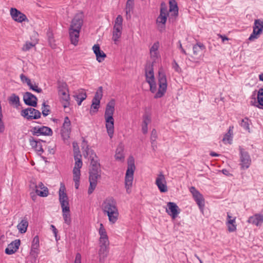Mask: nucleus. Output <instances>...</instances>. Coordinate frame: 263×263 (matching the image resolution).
I'll use <instances>...</instances> for the list:
<instances>
[{"label": "nucleus", "instance_id": "nucleus-1", "mask_svg": "<svg viewBox=\"0 0 263 263\" xmlns=\"http://www.w3.org/2000/svg\"><path fill=\"white\" fill-rule=\"evenodd\" d=\"M83 155L84 157L89 156L90 159L91 168L89 171V187L88 190L89 195L92 193L97 184V180L101 177V167L99 162V159L96 153L92 149H90L87 142L83 139L82 143V148Z\"/></svg>", "mask_w": 263, "mask_h": 263}, {"label": "nucleus", "instance_id": "nucleus-2", "mask_svg": "<svg viewBox=\"0 0 263 263\" xmlns=\"http://www.w3.org/2000/svg\"><path fill=\"white\" fill-rule=\"evenodd\" d=\"M114 111L115 102L112 100L107 103L104 114L107 132L110 138H112L114 133V119L113 118Z\"/></svg>", "mask_w": 263, "mask_h": 263}, {"label": "nucleus", "instance_id": "nucleus-3", "mask_svg": "<svg viewBox=\"0 0 263 263\" xmlns=\"http://www.w3.org/2000/svg\"><path fill=\"white\" fill-rule=\"evenodd\" d=\"M135 168L134 159L133 157H130L128 160V167L125 177V186L128 193L130 192V189L133 184Z\"/></svg>", "mask_w": 263, "mask_h": 263}, {"label": "nucleus", "instance_id": "nucleus-4", "mask_svg": "<svg viewBox=\"0 0 263 263\" xmlns=\"http://www.w3.org/2000/svg\"><path fill=\"white\" fill-rule=\"evenodd\" d=\"M159 89L155 94V98L162 97L166 92L167 88V80L165 74L162 68L159 69L158 72Z\"/></svg>", "mask_w": 263, "mask_h": 263}, {"label": "nucleus", "instance_id": "nucleus-5", "mask_svg": "<svg viewBox=\"0 0 263 263\" xmlns=\"http://www.w3.org/2000/svg\"><path fill=\"white\" fill-rule=\"evenodd\" d=\"M59 95L63 106L64 108L68 107L70 105V96L67 85L65 83H62L59 85Z\"/></svg>", "mask_w": 263, "mask_h": 263}, {"label": "nucleus", "instance_id": "nucleus-6", "mask_svg": "<svg viewBox=\"0 0 263 263\" xmlns=\"http://www.w3.org/2000/svg\"><path fill=\"white\" fill-rule=\"evenodd\" d=\"M30 187L40 197H45L49 194L48 188L42 182L37 184L35 180H31L30 182Z\"/></svg>", "mask_w": 263, "mask_h": 263}, {"label": "nucleus", "instance_id": "nucleus-7", "mask_svg": "<svg viewBox=\"0 0 263 263\" xmlns=\"http://www.w3.org/2000/svg\"><path fill=\"white\" fill-rule=\"evenodd\" d=\"M103 96V88L100 86L95 93V96L92 100V104L90 107V114L96 113L100 107V100Z\"/></svg>", "mask_w": 263, "mask_h": 263}, {"label": "nucleus", "instance_id": "nucleus-8", "mask_svg": "<svg viewBox=\"0 0 263 263\" xmlns=\"http://www.w3.org/2000/svg\"><path fill=\"white\" fill-rule=\"evenodd\" d=\"M240 154V166L241 170H246L248 168L251 164V159L248 152L243 148L239 147Z\"/></svg>", "mask_w": 263, "mask_h": 263}, {"label": "nucleus", "instance_id": "nucleus-9", "mask_svg": "<svg viewBox=\"0 0 263 263\" xmlns=\"http://www.w3.org/2000/svg\"><path fill=\"white\" fill-rule=\"evenodd\" d=\"M190 191L192 194L194 200L198 205L200 211L201 213H203L205 206V200L203 195L194 186H192L190 189Z\"/></svg>", "mask_w": 263, "mask_h": 263}, {"label": "nucleus", "instance_id": "nucleus-10", "mask_svg": "<svg viewBox=\"0 0 263 263\" xmlns=\"http://www.w3.org/2000/svg\"><path fill=\"white\" fill-rule=\"evenodd\" d=\"M21 115L28 120H31L39 119L41 114L39 110L34 108L28 107L22 110Z\"/></svg>", "mask_w": 263, "mask_h": 263}, {"label": "nucleus", "instance_id": "nucleus-11", "mask_svg": "<svg viewBox=\"0 0 263 263\" xmlns=\"http://www.w3.org/2000/svg\"><path fill=\"white\" fill-rule=\"evenodd\" d=\"M168 15V13L167 11V6L165 3L162 2L161 4L160 15L157 17L156 20L157 24L159 26H160V25H161V27L164 28Z\"/></svg>", "mask_w": 263, "mask_h": 263}, {"label": "nucleus", "instance_id": "nucleus-12", "mask_svg": "<svg viewBox=\"0 0 263 263\" xmlns=\"http://www.w3.org/2000/svg\"><path fill=\"white\" fill-rule=\"evenodd\" d=\"M102 210L104 212L118 210L116 200L112 197H108L102 204Z\"/></svg>", "mask_w": 263, "mask_h": 263}, {"label": "nucleus", "instance_id": "nucleus-13", "mask_svg": "<svg viewBox=\"0 0 263 263\" xmlns=\"http://www.w3.org/2000/svg\"><path fill=\"white\" fill-rule=\"evenodd\" d=\"M31 132L33 136H36L40 135L51 136L53 133L52 129L50 127L45 126L33 127L31 129Z\"/></svg>", "mask_w": 263, "mask_h": 263}, {"label": "nucleus", "instance_id": "nucleus-14", "mask_svg": "<svg viewBox=\"0 0 263 263\" xmlns=\"http://www.w3.org/2000/svg\"><path fill=\"white\" fill-rule=\"evenodd\" d=\"M155 184L161 193H166L168 191L166 179L162 172L158 175Z\"/></svg>", "mask_w": 263, "mask_h": 263}, {"label": "nucleus", "instance_id": "nucleus-15", "mask_svg": "<svg viewBox=\"0 0 263 263\" xmlns=\"http://www.w3.org/2000/svg\"><path fill=\"white\" fill-rule=\"evenodd\" d=\"M70 133L71 122L68 117H65L61 130V136L64 139H67L69 137Z\"/></svg>", "mask_w": 263, "mask_h": 263}, {"label": "nucleus", "instance_id": "nucleus-16", "mask_svg": "<svg viewBox=\"0 0 263 263\" xmlns=\"http://www.w3.org/2000/svg\"><path fill=\"white\" fill-rule=\"evenodd\" d=\"M10 14L12 18L16 22L22 23L23 22H29L25 14L18 10L16 8H12L10 10Z\"/></svg>", "mask_w": 263, "mask_h": 263}, {"label": "nucleus", "instance_id": "nucleus-17", "mask_svg": "<svg viewBox=\"0 0 263 263\" xmlns=\"http://www.w3.org/2000/svg\"><path fill=\"white\" fill-rule=\"evenodd\" d=\"M166 212L173 219H175L179 213V209L177 204L172 202H168L166 208Z\"/></svg>", "mask_w": 263, "mask_h": 263}, {"label": "nucleus", "instance_id": "nucleus-18", "mask_svg": "<svg viewBox=\"0 0 263 263\" xmlns=\"http://www.w3.org/2000/svg\"><path fill=\"white\" fill-rule=\"evenodd\" d=\"M153 66V63L151 62H147L145 66V75L146 77V81L148 83H152L155 81Z\"/></svg>", "mask_w": 263, "mask_h": 263}, {"label": "nucleus", "instance_id": "nucleus-19", "mask_svg": "<svg viewBox=\"0 0 263 263\" xmlns=\"http://www.w3.org/2000/svg\"><path fill=\"white\" fill-rule=\"evenodd\" d=\"M23 100L25 103L29 106L36 107L37 98L30 92H26L23 96Z\"/></svg>", "mask_w": 263, "mask_h": 263}, {"label": "nucleus", "instance_id": "nucleus-20", "mask_svg": "<svg viewBox=\"0 0 263 263\" xmlns=\"http://www.w3.org/2000/svg\"><path fill=\"white\" fill-rule=\"evenodd\" d=\"M108 246L109 244L99 243V256L100 263H104V260L108 255Z\"/></svg>", "mask_w": 263, "mask_h": 263}, {"label": "nucleus", "instance_id": "nucleus-21", "mask_svg": "<svg viewBox=\"0 0 263 263\" xmlns=\"http://www.w3.org/2000/svg\"><path fill=\"white\" fill-rule=\"evenodd\" d=\"M30 145L37 152L39 155H41L44 152V149L41 144L42 142H44L40 139H34L33 137H30L29 139Z\"/></svg>", "mask_w": 263, "mask_h": 263}, {"label": "nucleus", "instance_id": "nucleus-22", "mask_svg": "<svg viewBox=\"0 0 263 263\" xmlns=\"http://www.w3.org/2000/svg\"><path fill=\"white\" fill-rule=\"evenodd\" d=\"M21 244L20 239H16L8 245L5 249V253L8 255H11L15 253L19 248Z\"/></svg>", "mask_w": 263, "mask_h": 263}, {"label": "nucleus", "instance_id": "nucleus-23", "mask_svg": "<svg viewBox=\"0 0 263 263\" xmlns=\"http://www.w3.org/2000/svg\"><path fill=\"white\" fill-rule=\"evenodd\" d=\"M83 24V20L81 15H76L71 21L69 29L80 30Z\"/></svg>", "mask_w": 263, "mask_h": 263}, {"label": "nucleus", "instance_id": "nucleus-24", "mask_svg": "<svg viewBox=\"0 0 263 263\" xmlns=\"http://www.w3.org/2000/svg\"><path fill=\"white\" fill-rule=\"evenodd\" d=\"M99 234L100 235L99 243H103L104 244H109V241L108 239V237L107 234V232L102 223H100V224Z\"/></svg>", "mask_w": 263, "mask_h": 263}, {"label": "nucleus", "instance_id": "nucleus-25", "mask_svg": "<svg viewBox=\"0 0 263 263\" xmlns=\"http://www.w3.org/2000/svg\"><path fill=\"white\" fill-rule=\"evenodd\" d=\"M92 49L94 53L96 54L97 60L101 63L104 60V59L106 58V54L100 49V46L98 44L95 45Z\"/></svg>", "mask_w": 263, "mask_h": 263}, {"label": "nucleus", "instance_id": "nucleus-26", "mask_svg": "<svg viewBox=\"0 0 263 263\" xmlns=\"http://www.w3.org/2000/svg\"><path fill=\"white\" fill-rule=\"evenodd\" d=\"M248 222L256 226H260L263 223V215L256 214L250 216L248 220Z\"/></svg>", "mask_w": 263, "mask_h": 263}, {"label": "nucleus", "instance_id": "nucleus-27", "mask_svg": "<svg viewBox=\"0 0 263 263\" xmlns=\"http://www.w3.org/2000/svg\"><path fill=\"white\" fill-rule=\"evenodd\" d=\"M80 30L69 29V34L71 43L75 46L78 45Z\"/></svg>", "mask_w": 263, "mask_h": 263}, {"label": "nucleus", "instance_id": "nucleus-28", "mask_svg": "<svg viewBox=\"0 0 263 263\" xmlns=\"http://www.w3.org/2000/svg\"><path fill=\"white\" fill-rule=\"evenodd\" d=\"M232 217L229 213H227V221L226 224L228 227V230L230 232H233L236 230V218L231 219Z\"/></svg>", "mask_w": 263, "mask_h": 263}, {"label": "nucleus", "instance_id": "nucleus-29", "mask_svg": "<svg viewBox=\"0 0 263 263\" xmlns=\"http://www.w3.org/2000/svg\"><path fill=\"white\" fill-rule=\"evenodd\" d=\"M103 213L108 216L109 221L112 224L115 223L118 219L119 215L118 210Z\"/></svg>", "mask_w": 263, "mask_h": 263}, {"label": "nucleus", "instance_id": "nucleus-30", "mask_svg": "<svg viewBox=\"0 0 263 263\" xmlns=\"http://www.w3.org/2000/svg\"><path fill=\"white\" fill-rule=\"evenodd\" d=\"M170 9L169 12L171 13V16L175 17L178 15V7L177 2L175 0H170L169 1Z\"/></svg>", "mask_w": 263, "mask_h": 263}, {"label": "nucleus", "instance_id": "nucleus-31", "mask_svg": "<svg viewBox=\"0 0 263 263\" xmlns=\"http://www.w3.org/2000/svg\"><path fill=\"white\" fill-rule=\"evenodd\" d=\"M204 49L205 46L203 44L200 43H197L193 47L194 55L196 57L201 56Z\"/></svg>", "mask_w": 263, "mask_h": 263}, {"label": "nucleus", "instance_id": "nucleus-32", "mask_svg": "<svg viewBox=\"0 0 263 263\" xmlns=\"http://www.w3.org/2000/svg\"><path fill=\"white\" fill-rule=\"evenodd\" d=\"M124 146L122 143H120L116 149L115 158L117 160L122 161L124 159V155L123 153Z\"/></svg>", "mask_w": 263, "mask_h": 263}, {"label": "nucleus", "instance_id": "nucleus-33", "mask_svg": "<svg viewBox=\"0 0 263 263\" xmlns=\"http://www.w3.org/2000/svg\"><path fill=\"white\" fill-rule=\"evenodd\" d=\"M122 28H113L112 37L115 44H117L121 36Z\"/></svg>", "mask_w": 263, "mask_h": 263}, {"label": "nucleus", "instance_id": "nucleus-34", "mask_svg": "<svg viewBox=\"0 0 263 263\" xmlns=\"http://www.w3.org/2000/svg\"><path fill=\"white\" fill-rule=\"evenodd\" d=\"M151 117L148 115H145L143 116L142 125V131L144 134H145L147 133V125L151 122Z\"/></svg>", "mask_w": 263, "mask_h": 263}, {"label": "nucleus", "instance_id": "nucleus-35", "mask_svg": "<svg viewBox=\"0 0 263 263\" xmlns=\"http://www.w3.org/2000/svg\"><path fill=\"white\" fill-rule=\"evenodd\" d=\"M28 226V222L27 219H22L21 222L17 226V229L18 231L22 233H25L27 229Z\"/></svg>", "mask_w": 263, "mask_h": 263}, {"label": "nucleus", "instance_id": "nucleus-36", "mask_svg": "<svg viewBox=\"0 0 263 263\" xmlns=\"http://www.w3.org/2000/svg\"><path fill=\"white\" fill-rule=\"evenodd\" d=\"M59 201L60 202L68 201V197L65 193V187L64 185L61 186L59 190Z\"/></svg>", "mask_w": 263, "mask_h": 263}, {"label": "nucleus", "instance_id": "nucleus-37", "mask_svg": "<svg viewBox=\"0 0 263 263\" xmlns=\"http://www.w3.org/2000/svg\"><path fill=\"white\" fill-rule=\"evenodd\" d=\"M134 0H127L126 4L125 12L127 16L130 17V13L133 10Z\"/></svg>", "mask_w": 263, "mask_h": 263}, {"label": "nucleus", "instance_id": "nucleus-38", "mask_svg": "<svg viewBox=\"0 0 263 263\" xmlns=\"http://www.w3.org/2000/svg\"><path fill=\"white\" fill-rule=\"evenodd\" d=\"M262 28H257L253 27V31L252 33L249 37V40L253 41L258 37V35L262 33Z\"/></svg>", "mask_w": 263, "mask_h": 263}, {"label": "nucleus", "instance_id": "nucleus-39", "mask_svg": "<svg viewBox=\"0 0 263 263\" xmlns=\"http://www.w3.org/2000/svg\"><path fill=\"white\" fill-rule=\"evenodd\" d=\"M75 100L77 101L78 104L80 105L82 102L86 99L87 95L86 92L83 91L80 92L78 95H75L73 96Z\"/></svg>", "mask_w": 263, "mask_h": 263}, {"label": "nucleus", "instance_id": "nucleus-40", "mask_svg": "<svg viewBox=\"0 0 263 263\" xmlns=\"http://www.w3.org/2000/svg\"><path fill=\"white\" fill-rule=\"evenodd\" d=\"M251 123V121L248 118H245L241 120L240 125L243 127L245 130L250 132V125Z\"/></svg>", "mask_w": 263, "mask_h": 263}, {"label": "nucleus", "instance_id": "nucleus-41", "mask_svg": "<svg viewBox=\"0 0 263 263\" xmlns=\"http://www.w3.org/2000/svg\"><path fill=\"white\" fill-rule=\"evenodd\" d=\"M74 158L76 162L73 168L80 170V168L82 167L83 164L82 161L81 160V155L77 154L74 155Z\"/></svg>", "mask_w": 263, "mask_h": 263}, {"label": "nucleus", "instance_id": "nucleus-42", "mask_svg": "<svg viewBox=\"0 0 263 263\" xmlns=\"http://www.w3.org/2000/svg\"><path fill=\"white\" fill-rule=\"evenodd\" d=\"M63 213V217L64 220V222L68 225H70L71 223V217L70 214V210L68 211H62Z\"/></svg>", "mask_w": 263, "mask_h": 263}, {"label": "nucleus", "instance_id": "nucleus-43", "mask_svg": "<svg viewBox=\"0 0 263 263\" xmlns=\"http://www.w3.org/2000/svg\"><path fill=\"white\" fill-rule=\"evenodd\" d=\"M157 132L156 130L154 129L151 132V141L152 143V146L154 150H155V148L156 147V140L157 139Z\"/></svg>", "mask_w": 263, "mask_h": 263}, {"label": "nucleus", "instance_id": "nucleus-44", "mask_svg": "<svg viewBox=\"0 0 263 263\" xmlns=\"http://www.w3.org/2000/svg\"><path fill=\"white\" fill-rule=\"evenodd\" d=\"M10 103L18 105L20 104V98L18 96L13 93L9 98Z\"/></svg>", "mask_w": 263, "mask_h": 263}, {"label": "nucleus", "instance_id": "nucleus-45", "mask_svg": "<svg viewBox=\"0 0 263 263\" xmlns=\"http://www.w3.org/2000/svg\"><path fill=\"white\" fill-rule=\"evenodd\" d=\"M123 18L121 15H119L116 17L114 27L115 28H122Z\"/></svg>", "mask_w": 263, "mask_h": 263}, {"label": "nucleus", "instance_id": "nucleus-46", "mask_svg": "<svg viewBox=\"0 0 263 263\" xmlns=\"http://www.w3.org/2000/svg\"><path fill=\"white\" fill-rule=\"evenodd\" d=\"M257 101L258 104L263 106V88H260L257 92Z\"/></svg>", "mask_w": 263, "mask_h": 263}, {"label": "nucleus", "instance_id": "nucleus-47", "mask_svg": "<svg viewBox=\"0 0 263 263\" xmlns=\"http://www.w3.org/2000/svg\"><path fill=\"white\" fill-rule=\"evenodd\" d=\"M232 133L228 132L224 136V137L222 139L223 142L224 143L231 144V142L232 141Z\"/></svg>", "mask_w": 263, "mask_h": 263}, {"label": "nucleus", "instance_id": "nucleus-48", "mask_svg": "<svg viewBox=\"0 0 263 263\" xmlns=\"http://www.w3.org/2000/svg\"><path fill=\"white\" fill-rule=\"evenodd\" d=\"M49 107H50L48 105H46V103L45 102H44L42 104V112L43 116L46 117L47 116H48L49 115V114L50 112Z\"/></svg>", "mask_w": 263, "mask_h": 263}, {"label": "nucleus", "instance_id": "nucleus-49", "mask_svg": "<svg viewBox=\"0 0 263 263\" xmlns=\"http://www.w3.org/2000/svg\"><path fill=\"white\" fill-rule=\"evenodd\" d=\"M39 238L38 236H35L32 241L31 248L33 249H39Z\"/></svg>", "mask_w": 263, "mask_h": 263}, {"label": "nucleus", "instance_id": "nucleus-50", "mask_svg": "<svg viewBox=\"0 0 263 263\" xmlns=\"http://www.w3.org/2000/svg\"><path fill=\"white\" fill-rule=\"evenodd\" d=\"M80 170L76 168L73 169V180H80Z\"/></svg>", "mask_w": 263, "mask_h": 263}, {"label": "nucleus", "instance_id": "nucleus-51", "mask_svg": "<svg viewBox=\"0 0 263 263\" xmlns=\"http://www.w3.org/2000/svg\"><path fill=\"white\" fill-rule=\"evenodd\" d=\"M62 211H68L70 210L69 206V201H65L60 202Z\"/></svg>", "mask_w": 263, "mask_h": 263}, {"label": "nucleus", "instance_id": "nucleus-52", "mask_svg": "<svg viewBox=\"0 0 263 263\" xmlns=\"http://www.w3.org/2000/svg\"><path fill=\"white\" fill-rule=\"evenodd\" d=\"M28 85L30 89L35 92H37L38 93H41L42 92V89L41 88L38 87L37 85H36L35 84L34 85H33L32 83L30 82V84Z\"/></svg>", "mask_w": 263, "mask_h": 263}, {"label": "nucleus", "instance_id": "nucleus-53", "mask_svg": "<svg viewBox=\"0 0 263 263\" xmlns=\"http://www.w3.org/2000/svg\"><path fill=\"white\" fill-rule=\"evenodd\" d=\"M151 58L153 59V62H155L157 59L160 57L159 52L150 51Z\"/></svg>", "mask_w": 263, "mask_h": 263}, {"label": "nucleus", "instance_id": "nucleus-54", "mask_svg": "<svg viewBox=\"0 0 263 263\" xmlns=\"http://www.w3.org/2000/svg\"><path fill=\"white\" fill-rule=\"evenodd\" d=\"M254 28H262L263 30V21L260 20H256L254 22Z\"/></svg>", "mask_w": 263, "mask_h": 263}, {"label": "nucleus", "instance_id": "nucleus-55", "mask_svg": "<svg viewBox=\"0 0 263 263\" xmlns=\"http://www.w3.org/2000/svg\"><path fill=\"white\" fill-rule=\"evenodd\" d=\"M39 253V249H33V248H31L30 254L34 258H36L37 257Z\"/></svg>", "mask_w": 263, "mask_h": 263}, {"label": "nucleus", "instance_id": "nucleus-56", "mask_svg": "<svg viewBox=\"0 0 263 263\" xmlns=\"http://www.w3.org/2000/svg\"><path fill=\"white\" fill-rule=\"evenodd\" d=\"M159 47V43L158 42H155L150 49V51L158 52V48Z\"/></svg>", "mask_w": 263, "mask_h": 263}, {"label": "nucleus", "instance_id": "nucleus-57", "mask_svg": "<svg viewBox=\"0 0 263 263\" xmlns=\"http://www.w3.org/2000/svg\"><path fill=\"white\" fill-rule=\"evenodd\" d=\"M33 46V44L31 42H26L23 47V51H28Z\"/></svg>", "mask_w": 263, "mask_h": 263}, {"label": "nucleus", "instance_id": "nucleus-58", "mask_svg": "<svg viewBox=\"0 0 263 263\" xmlns=\"http://www.w3.org/2000/svg\"><path fill=\"white\" fill-rule=\"evenodd\" d=\"M150 86V90L152 92L154 93L157 90V85L155 81L148 83Z\"/></svg>", "mask_w": 263, "mask_h": 263}, {"label": "nucleus", "instance_id": "nucleus-59", "mask_svg": "<svg viewBox=\"0 0 263 263\" xmlns=\"http://www.w3.org/2000/svg\"><path fill=\"white\" fill-rule=\"evenodd\" d=\"M20 79L22 82H25L27 84V85H29L31 82V80L26 77L24 74H21L20 76Z\"/></svg>", "mask_w": 263, "mask_h": 263}, {"label": "nucleus", "instance_id": "nucleus-60", "mask_svg": "<svg viewBox=\"0 0 263 263\" xmlns=\"http://www.w3.org/2000/svg\"><path fill=\"white\" fill-rule=\"evenodd\" d=\"M74 263H81V255L79 253L76 255Z\"/></svg>", "mask_w": 263, "mask_h": 263}, {"label": "nucleus", "instance_id": "nucleus-61", "mask_svg": "<svg viewBox=\"0 0 263 263\" xmlns=\"http://www.w3.org/2000/svg\"><path fill=\"white\" fill-rule=\"evenodd\" d=\"M172 67L176 71H179V66L176 63L175 60H174L173 62Z\"/></svg>", "mask_w": 263, "mask_h": 263}, {"label": "nucleus", "instance_id": "nucleus-62", "mask_svg": "<svg viewBox=\"0 0 263 263\" xmlns=\"http://www.w3.org/2000/svg\"><path fill=\"white\" fill-rule=\"evenodd\" d=\"M5 130V126L2 121V118H0V133H3Z\"/></svg>", "mask_w": 263, "mask_h": 263}, {"label": "nucleus", "instance_id": "nucleus-63", "mask_svg": "<svg viewBox=\"0 0 263 263\" xmlns=\"http://www.w3.org/2000/svg\"><path fill=\"white\" fill-rule=\"evenodd\" d=\"M51 228L52 229L53 233L54 234L55 237H57V234H58V232L57 229H56L55 226L52 225V224L51 225Z\"/></svg>", "mask_w": 263, "mask_h": 263}, {"label": "nucleus", "instance_id": "nucleus-64", "mask_svg": "<svg viewBox=\"0 0 263 263\" xmlns=\"http://www.w3.org/2000/svg\"><path fill=\"white\" fill-rule=\"evenodd\" d=\"M218 36L221 39L222 42H224L225 41H228L229 39L226 36L222 35L221 34H218Z\"/></svg>", "mask_w": 263, "mask_h": 263}]
</instances>
